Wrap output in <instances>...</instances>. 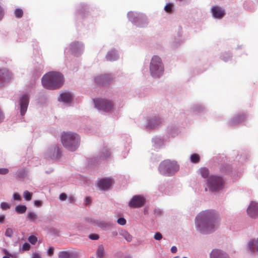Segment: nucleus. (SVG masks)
Segmentation results:
<instances>
[{
	"instance_id": "obj_3",
	"label": "nucleus",
	"mask_w": 258,
	"mask_h": 258,
	"mask_svg": "<svg viewBox=\"0 0 258 258\" xmlns=\"http://www.w3.org/2000/svg\"><path fill=\"white\" fill-rule=\"evenodd\" d=\"M61 141L66 149L70 151H75L80 145V138L76 133L64 132L61 135Z\"/></svg>"
},
{
	"instance_id": "obj_24",
	"label": "nucleus",
	"mask_w": 258,
	"mask_h": 258,
	"mask_svg": "<svg viewBox=\"0 0 258 258\" xmlns=\"http://www.w3.org/2000/svg\"><path fill=\"white\" fill-rule=\"evenodd\" d=\"M244 118L245 117L243 115H242L241 116H237L231 120L230 124L233 125H236L242 121Z\"/></svg>"
},
{
	"instance_id": "obj_6",
	"label": "nucleus",
	"mask_w": 258,
	"mask_h": 258,
	"mask_svg": "<svg viewBox=\"0 0 258 258\" xmlns=\"http://www.w3.org/2000/svg\"><path fill=\"white\" fill-rule=\"evenodd\" d=\"M95 107L99 111L108 112L110 111L113 105L109 101L103 99H96L94 100Z\"/></svg>"
},
{
	"instance_id": "obj_36",
	"label": "nucleus",
	"mask_w": 258,
	"mask_h": 258,
	"mask_svg": "<svg viewBox=\"0 0 258 258\" xmlns=\"http://www.w3.org/2000/svg\"><path fill=\"white\" fill-rule=\"evenodd\" d=\"M1 208L4 210H6L10 208L9 204L6 202H2L1 203Z\"/></svg>"
},
{
	"instance_id": "obj_30",
	"label": "nucleus",
	"mask_w": 258,
	"mask_h": 258,
	"mask_svg": "<svg viewBox=\"0 0 258 258\" xmlns=\"http://www.w3.org/2000/svg\"><path fill=\"white\" fill-rule=\"evenodd\" d=\"M58 258H70V253L69 251H62L58 253Z\"/></svg>"
},
{
	"instance_id": "obj_34",
	"label": "nucleus",
	"mask_w": 258,
	"mask_h": 258,
	"mask_svg": "<svg viewBox=\"0 0 258 258\" xmlns=\"http://www.w3.org/2000/svg\"><path fill=\"white\" fill-rule=\"evenodd\" d=\"M15 14L17 18H20L22 17L23 14V12L22 10H21L20 9H17L15 10Z\"/></svg>"
},
{
	"instance_id": "obj_32",
	"label": "nucleus",
	"mask_w": 258,
	"mask_h": 258,
	"mask_svg": "<svg viewBox=\"0 0 258 258\" xmlns=\"http://www.w3.org/2000/svg\"><path fill=\"white\" fill-rule=\"evenodd\" d=\"M97 255L98 258H102L104 255V248L102 245H100L97 251Z\"/></svg>"
},
{
	"instance_id": "obj_31",
	"label": "nucleus",
	"mask_w": 258,
	"mask_h": 258,
	"mask_svg": "<svg viewBox=\"0 0 258 258\" xmlns=\"http://www.w3.org/2000/svg\"><path fill=\"white\" fill-rule=\"evenodd\" d=\"M23 197L25 200L30 201L32 199V194L28 190H25L23 193Z\"/></svg>"
},
{
	"instance_id": "obj_56",
	"label": "nucleus",
	"mask_w": 258,
	"mask_h": 258,
	"mask_svg": "<svg viewBox=\"0 0 258 258\" xmlns=\"http://www.w3.org/2000/svg\"><path fill=\"white\" fill-rule=\"evenodd\" d=\"M4 252L5 254L8 255H10L11 256V255L8 252V251L6 249H4Z\"/></svg>"
},
{
	"instance_id": "obj_39",
	"label": "nucleus",
	"mask_w": 258,
	"mask_h": 258,
	"mask_svg": "<svg viewBox=\"0 0 258 258\" xmlns=\"http://www.w3.org/2000/svg\"><path fill=\"white\" fill-rule=\"evenodd\" d=\"M193 110L195 112H199L200 110L203 109V107L201 105H196L193 107Z\"/></svg>"
},
{
	"instance_id": "obj_7",
	"label": "nucleus",
	"mask_w": 258,
	"mask_h": 258,
	"mask_svg": "<svg viewBox=\"0 0 258 258\" xmlns=\"http://www.w3.org/2000/svg\"><path fill=\"white\" fill-rule=\"evenodd\" d=\"M46 158L56 160L60 156V149L57 145H54L48 147L44 153Z\"/></svg>"
},
{
	"instance_id": "obj_10",
	"label": "nucleus",
	"mask_w": 258,
	"mask_h": 258,
	"mask_svg": "<svg viewBox=\"0 0 258 258\" xmlns=\"http://www.w3.org/2000/svg\"><path fill=\"white\" fill-rule=\"evenodd\" d=\"M162 123L161 118L157 116L151 117L147 119L146 127L148 130L154 129L159 126Z\"/></svg>"
},
{
	"instance_id": "obj_43",
	"label": "nucleus",
	"mask_w": 258,
	"mask_h": 258,
	"mask_svg": "<svg viewBox=\"0 0 258 258\" xmlns=\"http://www.w3.org/2000/svg\"><path fill=\"white\" fill-rule=\"evenodd\" d=\"M154 238L157 240H160L162 238V235L160 233L156 232L154 236Z\"/></svg>"
},
{
	"instance_id": "obj_9",
	"label": "nucleus",
	"mask_w": 258,
	"mask_h": 258,
	"mask_svg": "<svg viewBox=\"0 0 258 258\" xmlns=\"http://www.w3.org/2000/svg\"><path fill=\"white\" fill-rule=\"evenodd\" d=\"M83 45L79 42H73L70 46L67 53L78 56L82 53L83 50Z\"/></svg>"
},
{
	"instance_id": "obj_45",
	"label": "nucleus",
	"mask_w": 258,
	"mask_h": 258,
	"mask_svg": "<svg viewBox=\"0 0 258 258\" xmlns=\"http://www.w3.org/2000/svg\"><path fill=\"white\" fill-rule=\"evenodd\" d=\"M98 225L103 228H105L109 226V224H107L103 221H101L98 224Z\"/></svg>"
},
{
	"instance_id": "obj_37",
	"label": "nucleus",
	"mask_w": 258,
	"mask_h": 258,
	"mask_svg": "<svg viewBox=\"0 0 258 258\" xmlns=\"http://www.w3.org/2000/svg\"><path fill=\"white\" fill-rule=\"evenodd\" d=\"M13 234V231L11 228H8L5 232V235L9 237H11Z\"/></svg>"
},
{
	"instance_id": "obj_15",
	"label": "nucleus",
	"mask_w": 258,
	"mask_h": 258,
	"mask_svg": "<svg viewBox=\"0 0 258 258\" xmlns=\"http://www.w3.org/2000/svg\"><path fill=\"white\" fill-rule=\"evenodd\" d=\"M210 258H230V256L224 250L215 248L210 252Z\"/></svg>"
},
{
	"instance_id": "obj_26",
	"label": "nucleus",
	"mask_w": 258,
	"mask_h": 258,
	"mask_svg": "<svg viewBox=\"0 0 258 258\" xmlns=\"http://www.w3.org/2000/svg\"><path fill=\"white\" fill-rule=\"evenodd\" d=\"M27 210V207L25 205H18L15 207V210L18 214H23Z\"/></svg>"
},
{
	"instance_id": "obj_4",
	"label": "nucleus",
	"mask_w": 258,
	"mask_h": 258,
	"mask_svg": "<svg viewBox=\"0 0 258 258\" xmlns=\"http://www.w3.org/2000/svg\"><path fill=\"white\" fill-rule=\"evenodd\" d=\"M179 170V166L175 161L165 160L162 161L159 167L160 173L165 176H172Z\"/></svg>"
},
{
	"instance_id": "obj_16",
	"label": "nucleus",
	"mask_w": 258,
	"mask_h": 258,
	"mask_svg": "<svg viewBox=\"0 0 258 258\" xmlns=\"http://www.w3.org/2000/svg\"><path fill=\"white\" fill-rule=\"evenodd\" d=\"M113 182V180L110 178H102L98 181L97 186L101 190H106L110 187Z\"/></svg>"
},
{
	"instance_id": "obj_50",
	"label": "nucleus",
	"mask_w": 258,
	"mask_h": 258,
	"mask_svg": "<svg viewBox=\"0 0 258 258\" xmlns=\"http://www.w3.org/2000/svg\"><path fill=\"white\" fill-rule=\"evenodd\" d=\"M32 258H41V256L38 253L33 252L32 254Z\"/></svg>"
},
{
	"instance_id": "obj_12",
	"label": "nucleus",
	"mask_w": 258,
	"mask_h": 258,
	"mask_svg": "<svg viewBox=\"0 0 258 258\" xmlns=\"http://www.w3.org/2000/svg\"><path fill=\"white\" fill-rule=\"evenodd\" d=\"M247 214L251 218H257L258 217V203L251 201L247 207Z\"/></svg>"
},
{
	"instance_id": "obj_52",
	"label": "nucleus",
	"mask_w": 258,
	"mask_h": 258,
	"mask_svg": "<svg viewBox=\"0 0 258 258\" xmlns=\"http://www.w3.org/2000/svg\"><path fill=\"white\" fill-rule=\"evenodd\" d=\"M177 249L175 246H173L171 248V251L172 253H175L177 252Z\"/></svg>"
},
{
	"instance_id": "obj_2",
	"label": "nucleus",
	"mask_w": 258,
	"mask_h": 258,
	"mask_svg": "<svg viewBox=\"0 0 258 258\" xmlns=\"http://www.w3.org/2000/svg\"><path fill=\"white\" fill-rule=\"evenodd\" d=\"M41 82L45 89L54 90L59 88L63 84L64 79L59 72H50L43 76Z\"/></svg>"
},
{
	"instance_id": "obj_21",
	"label": "nucleus",
	"mask_w": 258,
	"mask_h": 258,
	"mask_svg": "<svg viewBox=\"0 0 258 258\" xmlns=\"http://www.w3.org/2000/svg\"><path fill=\"white\" fill-rule=\"evenodd\" d=\"M109 76L107 75H103L95 78V81L99 84H105L108 83Z\"/></svg>"
},
{
	"instance_id": "obj_23",
	"label": "nucleus",
	"mask_w": 258,
	"mask_h": 258,
	"mask_svg": "<svg viewBox=\"0 0 258 258\" xmlns=\"http://www.w3.org/2000/svg\"><path fill=\"white\" fill-rule=\"evenodd\" d=\"M153 142L155 147L158 148L162 146L164 144L163 140L160 137H156L153 139Z\"/></svg>"
},
{
	"instance_id": "obj_17",
	"label": "nucleus",
	"mask_w": 258,
	"mask_h": 258,
	"mask_svg": "<svg viewBox=\"0 0 258 258\" xmlns=\"http://www.w3.org/2000/svg\"><path fill=\"white\" fill-rule=\"evenodd\" d=\"M150 70L151 75L154 78H158L163 73V66H150Z\"/></svg>"
},
{
	"instance_id": "obj_20",
	"label": "nucleus",
	"mask_w": 258,
	"mask_h": 258,
	"mask_svg": "<svg viewBox=\"0 0 258 258\" xmlns=\"http://www.w3.org/2000/svg\"><path fill=\"white\" fill-rule=\"evenodd\" d=\"M72 95L70 93L63 92L60 94L59 100L60 99L64 103H69L72 100Z\"/></svg>"
},
{
	"instance_id": "obj_33",
	"label": "nucleus",
	"mask_w": 258,
	"mask_h": 258,
	"mask_svg": "<svg viewBox=\"0 0 258 258\" xmlns=\"http://www.w3.org/2000/svg\"><path fill=\"white\" fill-rule=\"evenodd\" d=\"M190 161L192 163H198L200 160V157L199 155L197 154H193L190 156Z\"/></svg>"
},
{
	"instance_id": "obj_57",
	"label": "nucleus",
	"mask_w": 258,
	"mask_h": 258,
	"mask_svg": "<svg viewBox=\"0 0 258 258\" xmlns=\"http://www.w3.org/2000/svg\"><path fill=\"white\" fill-rule=\"evenodd\" d=\"M124 258H132V257L131 255H127Z\"/></svg>"
},
{
	"instance_id": "obj_46",
	"label": "nucleus",
	"mask_w": 258,
	"mask_h": 258,
	"mask_svg": "<svg viewBox=\"0 0 258 258\" xmlns=\"http://www.w3.org/2000/svg\"><path fill=\"white\" fill-rule=\"evenodd\" d=\"M9 169L6 168H0V174L5 175L8 173Z\"/></svg>"
},
{
	"instance_id": "obj_40",
	"label": "nucleus",
	"mask_w": 258,
	"mask_h": 258,
	"mask_svg": "<svg viewBox=\"0 0 258 258\" xmlns=\"http://www.w3.org/2000/svg\"><path fill=\"white\" fill-rule=\"evenodd\" d=\"M118 224L120 225H124L126 224V220L123 218H119L117 221Z\"/></svg>"
},
{
	"instance_id": "obj_38",
	"label": "nucleus",
	"mask_w": 258,
	"mask_h": 258,
	"mask_svg": "<svg viewBox=\"0 0 258 258\" xmlns=\"http://www.w3.org/2000/svg\"><path fill=\"white\" fill-rule=\"evenodd\" d=\"M173 5L171 4H167L164 8L165 11L168 13H170L172 10Z\"/></svg>"
},
{
	"instance_id": "obj_14",
	"label": "nucleus",
	"mask_w": 258,
	"mask_h": 258,
	"mask_svg": "<svg viewBox=\"0 0 258 258\" xmlns=\"http://www.w3.org/2000/svg\"><path fill=\"white\" fill-rule=\"evenodd\" d=\"M12 78L11 73L7 70H0V87L9 82Z\"/></svg>"
},
{
	"instance_id": "obj_44",
	"label": "nucleus",
	"mask_w": 258,
	"mask_h": 258,
	"mask_svg": "<svg viewBox=\"0 0 258 258\" xmlns=\"http://www.w3.org/2000/svg\"><path fill=\"white\" fill-rule=\"evenodd\" d=\"M13 199L15 201H20L21 200V197L20 195L18 193H14L13 196Z\"/></svg>"
},
{
	"instance_id": "obj_49",
	"label": "nucleus",
	"mask_w": 258,
	"mask_h": 258,
	"mask_svg": "<svg viewBox=\"0 0 258 258\" xmlns=\"http://www.w3.org/2000/svg\"><path fill=\"white\" fill-rule=\"evenodd\" d=\"M54 252V248L52 246H50L47 250V253L49 255L51 256L53 255Z\"/></svg>"
},
{
	"instance_id": "obj_53",
	"label": "nucleus",
	"mask_w": 258,
	"mask_h": 258,
	"mask_svg": "<svg viewBox=\"0 0 258 258\" xmlns=\"http://www.w3.org/2000/svg\"><path fill=\"white\" fill-rule=\"evenodd\" d=\"M5 218L4 215H0V223H2Z\"/></svg>"
},
{
	"instance_id": "obj_29",
	"label": "nucleus",
	"mask_w": 258,
	"mask_h": 258,
	"mask_svg": "<svg viewBox=\"0 0 258 258\" xmlns=\"http://www.w3.org/2000/svg\"><path fill=\"white\" fill-rule=\"evenodd\" d=\"M161 63L160 57L158 56H154L152 57L150 64H158Z\"/></svg>"
},
{
	"instance_id": "obj_22",
	"label": "nucleus",
	"mask_w": 258,
	"mask_h": 258,
	"mask_svg": "<svg viewBox=\"0 0 258 258\" xmlns=\"http://www.w3.org/2000/svg\"><path fill=\"white\" fill-rule=\"evenodd\" d=\"M27 219L31 222H36L38 219V215L36 212L29 211L27 215Z\"/></svg>"
},
{
	"instance_id": "obj_5",
	"label": "nucleus",
	"mask_w": 258,
	"mask_h": 258,
	"mask_svg": "<svg viewBox=\"0 0 258 258\" xmlns=\"http://www.w3.org/2000/svg\"><path fill=\"white\" fill-rule=\"evenodd\" d=\"M207 184L209 190L214 191L222 187L223 181L221 177L211 175L208 177Z\"/></svg>"
},
{
	"instance_id": "obj_28",
	"label": "nucleus",
	"mask_w": 258,
	"mask_h": 258,
	"mask_svg": "<svg viewBox=\"0 0 258 258\" xmlns=\"http://www.w3.org/2000/svg\"><path fill=\"white\" fill-rule=\"evenodd\" d=\"M199 172L203 177L206 178L208 177L209 170H208V169L206 168H201L199 170Z\"/></svg>"
},
{
	"instance_id": "obj_42",
	"label": "nucleus",
	"mask_w": 258,
	"mask_h": 258,
	"mask_svg": "<svg viewBox=\"0 0 258 258\" xmlns=\"http://www.w3.org/2000/svg\"><path fill=\"white\" fill-rule=\"evenodd\" d=\"M30 248V245L28 243L25 242L23 245L22 249V250L26 251V250H29Z\"/></svg>"
},
{
	"instance_id": "obj_1",
	"label": "nucleus",
	"mask_w": 258,
	"mask_h": 258,
	"mask_svg": "<svg viewBox=\"0 0 258 258\" xmlns=\"http://www.w3.org/2000/svg\"><path fill=\"white\" fill-rule=\"evenodd\" d=\"M219 224V215L213 210L201 212L195 219L196 228L202 234H209L214 232L218 227Z\"/></svg>"
},
{
	"instance_id": "obj_55",
	"label": "nucleus",
	"mask_w": 258,
	"mask_h": 258,
	"mask_svg": "<svg viewBox=\"0 0 258 258\" xmlns=\"http://www.w3.org/2000/svg\"><path fill=\"white\" fill-rule=\"evenodd\" d=\"M74 200H75V199L73 197L71 196V197H69V201L71 203H72Z\"/></svg>"
},
{
	"instance_id": "obj_60",
	"label": "nucleus",
	"mask_w": 258,
	"mask_h": 258,
	"mask_svg": "<svg viewBox=\"0 0 258 258\" xmlns=\"http://www.w3.org/2000/svg\"><path fill=\"white\" fill-rule=\"evenodd\" d=\"M205 190H207V187L205 188Z\"/></svg>"
},
{
	"instance_id": "obj_51",
	"label": "nucleus",
	"mask_w": 258,
	"mask_h": 258,
	"mask_svg": "<svg viewBox=\"0 0 258 258\" xmlns=\"http://www.w3.org/2000/svg\"><path fill=\"white\" fill-rule=\"evenodd\" d=\"M4 15V10H3L2 8L0 6V20L2 19L3 18Z\"/></svg>"
},
{
	"instance_id": "obj_47",
	"label": "nucleus",
	"mask_w": 258,
	"mask_h": 258,
	"mask_svg": "<svg viewBox=\"0 0 258 258\" xmlns=\"http://www.w3.org/2000/svg\"><path fill=\"white\" fill-rule=\"evenodd\" d=\"M89 237L92 240H97L99 238V236L96 234H92L89 235Z\"/></svg>"
},
{
	"instance_id": "obj_54",
	"label": "nucleus",
	"mask_w": 258,
	"mask_h": 258,
	"mask_svg": "<svg viewBox=\"0 0 258 258\" xmlns=\"http://www.w3.org/2000/svg\"><path fill=\"white\" fill-rule=\"evenodd\" d=\"M91 198L90 197H86L85 202L86 203H89L91 202Z\"/></svg>"
},
{
	"instance_id": "obj_18",
	"label": "nucleus",
	"mask_w": 258,
	"mask_h": 258,
	"mask_svg": "<svg viewBox=\"0 0 258 258\" xmlns=\"http://www.w3.org/2000/svg\"><path fill=\"white\" fill-rule=\"evenodd\" d=\"M212 13L215 18L221 19L225 14V11L221 8L218 6H214L212 8Z\"/></svg>"
},
{
	"instance_id": "obj_41",
	"label": "nucleus",
	"mask_w": 258,
	"mask_h": 258,
	"mask_svg": "<svg viewBox=\"0 0 258 258\" xmlns=\"http://www.w3.org/2000/svg\"><path fill=\"white\" fill-rule=\"evenodd\" d=\"M43 205V202L40 200H35L34 201V205L36 207H41Z\"/></svg>"
},
{
	"instance_id": "obj_13",
	"label": "nucleus",
	"mask_w": 258,
	"mask_h": 258,
	"mask_svg": "<svg viewBox=\"0 0 258 258\" xmlns=\"http://www.w3.org/2000/svg\"><path fill=\"white\" fill-rule=\"evenodd\" d=\"M246 246L251 253H258V237L250 239L247 242Z\"/></svg>"
},
{
	"instance_id": "obj_11",
	"label": "nucleus",
	"mask_w": 258,
	"mask_h": 258,
	"mask_svg": "<svg viewBox=\"0 0 258 258\" xmlns=\"http://www.w3.org/2000/svg\"><path fill=\"white\" fill-rule=\"evenodd\" d=\"M145 202V199L143 196H135L128 203V206L131 208H139L142 207Z\"/></svg>"
},
{
	"instance_id": "obj_48",
	"label": "nucleus",
	"mask_w": 258,
	"mask_h": 258,
	"mask_svg": "<svg viewBox=\"0 0 258 258\" xmlns=\"http://www.w3.org/2000/svg\"><path fill=\"white\" fill-rule=\"evenodd\" d=\"M67 196L64 193H61V194H60L59 197V200L62 201L66 200L67 199Z\"/></svg>"
},
{
	"instance_id": "obj_58",
	"label": "nucleus",
	"mask_w": 258,
	"mask_h": 258,
	"mask_svg": "<svg viewBox=\"0 0 258 258\" xmlns=\"http://www.w3.org/2000/svg\"><path fill=\"white\" fill-rule=\"evenodd\" d=\"M3 258H10L9 256H4Z\"/></svg>"
},
{
	"instance_id": "obj_19",
	"label": "nucleus",
	"mask_w": 258,
	"mask_h": 258,
	"mask_svg": "<svg viewBox=\"0 0 258 258\" xmlns=\"http://www.w3.org/2000/svg\"><path fill=\"white\" fill-rule=\"evenodd\" d=\"M119 57L116 50L113 49L108 51L106 55V58L109 61H114L117 60Z\"/></svg>"
},
{
	"instance_id": "obj_35",
	"label": "nucleus",
	"mask_w": 258,
	"mask_h": 258,
	"mask_svg": "<svg viewBox=\"0 0 258 258\" xmlns=\"http://www.w3.org/2000/svg\"><path fill=\"white\" fill-rule=\"evenodd\" d=\"M28 241L32 244H35L37 241V238L34 235H31L28 237Z\"/></svg>"
},
{
	"instance_id": "obj_8",
	"label": "nucleus",
	"mask_w": 258,
	"mask_h": 258,
	"mask_svg": "<svg viewBox=\"0 0 258 258\" xmlns=\"http://www.w3.org/2000/svg\"><path fill=\"white\" fill-rule=\"evenodd\" d=\"M29 102V97L26 94L22 95L19 101V108L21 116H23L26 112Z\"/></svg>"
},
{
	"instance_id": "obj_27",
	"label": "nucleus",
	"mask_w": 258,
	"mask_h": 258,
	"mask_svg": "<svg viewBox=\"0 0 258 258\" xmlns=\"http://www.w3.org/2000/svg\"><path fill=\"white\" fill-rule=\"evenodd\" d=\"M110 156V152L107 148L102 150L100 158L102 160L107 158Z\"/></svg>"
},
{
	"instance_id": "obj_59",
	"label": "nucleus",
	"mask_w": 258,
	"mask_h": 258,
	"mask_svg": "<svg viewBox=\"0 0 258 258\" xmlns=\"http://www.w3.org/2000/svg\"><path fill=\"white\" fill-rule=\"evenodd\" d=\"M174 258H179V256H175V257H174Z\"/></svg>"
},
{
	"instance_id": "obj_25",
	"label": "nucleus",
	"mask_w": 258,
	"mask_h": 258,
	"mask_svg": "<svg viewBox=\"0 0 258 258\" xmlns=\"http://www.w3.org/2000/svg\"><path fill=\"white\" fill-rule=\"evenodd\" d=\"M121 235L127 242H131L132 240V235L126 231L122 230L120 232Z\"/></svg>"
}]
</instances>
